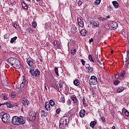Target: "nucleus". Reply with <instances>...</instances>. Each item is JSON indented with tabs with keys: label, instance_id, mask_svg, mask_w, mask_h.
<instances>
[{
	"label": "nucleus",
	"instance_id": "nucleus-1",
	"mask_svg": "<svg viewBox=\"0 0 129 129\" xmlns=\"http://www.w3.org/2000/svg\"><path fill=\"white\" fill-rule=\"evenodd\" d=\"M11 122L15 125H23L26 123V119L22 116H14L12 117Z\"/></svg>",
	"mask_w": 129,
	"mask_h": 129
},
{
	"label": "nucleus",
	"instance_id": "nucleus-2",
	"mask_svg": "<svg viewBox=\"0 0 129 129\" xmlns=\"http://www.w3.org/2000/svg\"><path fill=\"white\" fill-rule=\"evenodd\" d=\"M7 62L12 67L15 69H20L21 68V62L18 58L15 57H10L8 59Z\"/></svg>",
	"mask_w": 129,
	"mask_h": 129
},
{
	"label": "nucleus",
	"instance_id": "nucleus-3",
	"mask_svg": "<svg viewBox=\"0 0 129 129\" xmlns=\"http://www.w3.org/2000/svg\"><path fill=\"white\" fill-rule=\"evenodd\" d=\"M67 122H69V117L68 116L62 117L59 120V128L66 129Z\"/></svg>",
	"mask_w": 129,
	"mask_h": 129
},
{
	"label": "nucleus",
	"instance_id": "nucleus-4",
	"mask_svg": "<svg viewBox=\"0 0 129 129\" xmlns=\"http://www.w3.org/2000/svg\"><path fill=\"white\" fill-rule=\"evenodd\" d=\"M2 121L4 123H10L11 122V116L9 113H5L2 118Z\"/></svg>",
	"mask_w": 129,
	"mask_h": 129
},
{
	"label": "nucleus",
	"instance_id": "nucleus-5",
	"mask_svg": "<svg viewBox=\"0 0 129 129\" xmlns=\"http://www.w3.org/2000/svg\"><path fill=\"white\" fill-rule=\"evenodd\" d=\"M34 69H35V68H32L30 70L29 72H30V74H31V75H32V76H34L35 77L39 76H40V71H39V70L36 69L35 70H34Z\"/></svg>",
	"mask_w": 129,
	"mask_h": 129
},
{
	"label": "nucleus",
	"instance_id": "nucleus-6",
	"mask_svg": "<svg viewBox=\"0 0 129 129\" xmlns=\"http://www.w3.org/2000/svg\"><path fill=\"white\" fill-rule=\"evenodd\" d=\"M89 82L91 85H96V84H97V78L94 76H92L91 77Z\"/></svg>",
	"mask_w": 129,
	"mask_h": 129
},
{
	"label": "nucleus",
	"instance_id": "nucleus-7",
	"mask_svg": "<svg viewBox=\"0 0 129 129\" xmlns=\"http://www.w3.org/2000/svg\"><path fill=\"white\" fill-rule=\"evenodd\" d=\"M28 118L31 121H34L36 119V113L35 112H30L29 114Z\"/></svg>",
	"mask_w": 129,
	"mask_h": 129
},
{
	"label": "nucleus",
	"instance_id": "nucleus-8",
	"mask_svg": "<svg viewBox=\"0 0 129 129\" xmlns=\"http://www.w3.org/2000/svg\"><path fill=\"white\" fill-rule=\"evenodd\" d=\"M26 62L28 64V65L30 67H31V68H33V66H34V59H33L31 57H29L27 59Z\"/></svg>",
	"mask_w": 129,
	"mask_h": 129
},
{
	"label": "nucleus",
	"instance_id": "nucleus-9",
	"mask_svg": "<svg viewBox=\"0 0 129 129\" xmlns=\"http://www.w3.org/2000/svg\"><path fill=\"white\" fill-rule=\"evenodd\" d=\"M78 24L80 27L83 28L84 27V22H83V18L82 17L77 18Z\"/></svg>",
	"mask_w": 129,
	"mask_h": 129
},
{
	"label": "nucleus",
	"instance_id": "nucleus-10",
	"mask_svg": "<svg viewBox=\"0 0 129 129\" xmlns=\"http://www.w3.org/2000/svg\"><path fill=\"white\" fill-rule=\"evenodd\" d=\"M23 80L21 83H20V86H21V88H24V86L28 85V81L25 80V76L22 77Z\"/></svg>",
	"mask_w": 129,
	"mask_h": 129
},
{
	"label": "nucleus",
	"instance_id": "nucleus-11",
	"mask_svg": "<svg viewBox=\"0 0 129 129\" xmlns=\"http://www.w3.org/2000/svg\"><path fill=\"white\" fill-rule=\"evenodd\" d=\"M110 26H111V29H112L113 30H115V29H117L118 24H117V23H116L115 22H112L111 23Z\"/></svg>",
	"mask_w": 129,
	"mask_h": 129
},
{
	"label": "nucleus",
	"instance_id": "nucleus-12",
	"mask_svg": "<svg viewBox=\"0 0 129 129\" xmlns=\"http://www.w3.org/2000/svg\"><path fill=\"white\" fill-rule=\"evenodd\" d=\"M71 31L73 34H76L77 33V27L75 25H72Z\"/></svg>",
	"mask_w": 129,
	"mask_h": 129
},
{
	"label": "nucleus",
	"instance_id": "nucleus-13",
	"mask_svg": "<svg viewBox=\"0 0 129 129\" xmlns=\"http://www.w3.org/2000/svg\"><path fill=\"white\" fill-rule=\"evenodd\" d=\"M122 113L123 115H125V116L128 117L129 116V112L125 108L122 109Z\"/></svg>",
	"mask_w": 129,
	"mask_h": 129
},
{
	"label": "nucleus",
	"instance_id": "nucleus-14",
	"mask_svg": "<svg viewBox=\"0 0 129 129\" xmlns=\"http://www.w3.org/2000/svg\"><path fill=\"white\" fill-rule=\"evenodd\" d=\"M86 69L87 70V73H92L93 72V69L90 67V65H88V66H86Z\"/></svg>",
	"mask_w": 129,
	"mask_h": 129
},
{
	"label": "nucleus",
	"instance_id": "nucleus-15",
	"mask_svg": "<svg viewBox=\"0 0 129 129\" xmlns=\"http://www.w3.org/2000/svg\"><path fill=\"white\" fill-rule=\"evenodd\" d=\"M79 114H80V117H81L82 118L84 117V116H85V110L84 109L81 110L79 112Z\"/></svg>",
	"mask_w": 129,
	"mask_h": 129
},
{
	"label": "nucleus",
	"instance_id": "nucleus-16",
	"mask_svg": "<svg viewBox=\"0 0 129 129\" xmlns=\"http://www.w3.org/2000/svg\"><path fill=\"white\" fill-rule=\"evenodd\" d=\"M71 99L74 101V104H78V99L76 97H71Z\"/></svg>",
	"mask_w": 129,
	"mask_h": 129
},
{
	"label": "nucleus",
	"instance_id": "nucleus-17",
	"mask_svg": "<svg viewBox=\"0 0 129 129\" xmlns=\"http://www.w3.org/2000/svg\"><path fill=\"white\" fill-rule=\"evenodd\" d=\"M120 79H123L124 78V75H125V72L122 71L119 73Z\"/></svg>",
	"mask_w": 129,
	"mask_h": 129
},
{
	"label": "nucleus",
	"instance_id": "nucleus-18",
	"mask_svg": "<svg viewBox=\"0 0 129 129\" xmlns=\"http://www.w3.org/2000/svg\"><path fill=\"white\" fill-rule=\"evenodd\" d=\"M112 4L115 9H118V7L119 5H118V3L117 1H113L112 2Z\"/></svg>",
	"mask_w": 129,
	"mask_h": 129
},
{
	"label": "nucleus",
	"instance_id": "nucleus-19",
	"mask_svg": "<svg viewBox=\"0 0 129 129\" xmlns=\"http://www.w3.org/2000/svg\"><path fill=\"white\" fill-rule=\"evenodd\" d=\"M3 105H6L7 107H9V108H13V106H12V103L11 102H5L3 103Z\"/></svg>",
	"mask_w": 129,
	"mask_h": 129
},
{
	"label": "nucleus",
	"instance_id": "nucleus-20",
	"mask_svg": "<svg viewBox=\"0 0 129 129\" xmlns=\"http://www.w3.org/2000/svg\"><path fill=\"white\" fill-rule=\"evenodd\" d=\"M45 108L46 110H50L51 108V106H50V104L48 102H46L45 104Z\"/></svg>",
	"mask_w": 129,
	"mask_h": 129
},
{
	"label": "nucleus",
	"instance_id": "nucleus-21",
	"mask_svg": "<svg viewBox=\"0 0 129 129\" xmlns=\"http://www.w3.org/2000/svg\"><path fill=\"white\" fill-rule=\"evenodd\" d=\"M124 90V87L122 86H120L118 88L117 90V93H120V92H122Z\"/></svg>",
	"mask_w": 129,
	"mask_h": 129
},
{
	"label": "nucleus",
	"instance_id": "nucleus-22",
	"mask_svg": "<svg viewBox=\"0 0 129 129\" xmlns=\"http://www.w3.org/2000/svg\"><path fill=\"white\" fill-rule=\"evenodd\" d=\"M81 34L82 35V36H86L87 34V31H86V30L85 29H82L81 30Z\"/></svg>",
	"mask_w": 129,
	"mask_h": 129
},
{
	"label": "nucleus",
	"instance_id": "nucleus-23",
	"mask_svg": "<svg viewBox=\"0 0 129 129\" xmlns=\"http://www.w3.org/2000/svg\"><path fill=\"white\" fill-rule=\"evenodd\" d=\"M73 83L75 86H79V84H80V81L76 79L74 81Z\"/></svg>",
	"mask_w": 129,
	"mask_h": 129
},
{
	"label": "nucleus",
	"instance_id": "nucleus-24",
	"mask_svg": "<svg viewBox=\"0 0 129 129\" xmlns=\"http://www.w3.org/2000/svg\"><path fill=\"white\" fill-rule=\"evenodd\" d=\"M69 44H71V45H72V46H74L75 45V44H76V41H75L74 40L71 39L70 40V43H68V46H69Z\"/></svg>",
	"mask_w": 129,
	"mask_h": 129
},
{
	"label": "nucleus",
	"instance_id": "nucleus-25",
	"mask_svg": "<svg viewBox=\"0 0 129 129\" xmlns=\"http://www.w3.org/2000/svg\"><path fill=\"white\" fill-rule=\"evenodd\" d=\"M91 24H92V27L94 29L97 28V22L96 21H94L93 23L90 22Z\"/></svg>",
	"mask_w": 129,
	"mask_h": 129
},
{
	"label": "nucleus",
	"instance_id": "nucleus-26",
	"mask_svg": "<svg viewBox=\"0 0 129 129\" xmlns=\"http://www.w3.org/2000/svg\"><path fill=\"white\" fill-rule=\"evenodd\" d=\"M96 123H97L96 121H93L91 122L90 125L91 127H92V128H93V127H94V126H95V124H96Z\"/></svg>",
	"mask_w": 129,
	"mask_h": 129
},
{
	"label": "nucleus",
	"instance_id": "nucleus-27",
	"mask_svg": "<svg viewBox=\"0 0 129 129\" xmlns=\"http://www.w3.org/2000/svg\"><path fill=\"white\" fill-rule=\"evenodd\" d=\"M23 105L25 106V107H27L28 106V104L29 103V101L28 100H26L25 101H23Z\"/></svg>",
	"mask_w": 129,
	"mask_h": 129
},
{
	"label": "nucleus",
	"instance_id": "nucleus-28",
	"mask_svg": "<svg viewBox=\"0 0 129 129\" xmlns=\"http://www.w3.org/2000/svg\"><path fill=\"white\" fill-rule=\"evenodd\" d=\"M107 12H112V11H113V9L111 7V6H108L107 7V9H106Z\"/></svg>",
	"mask_w": 129,
	"mask_h": 129
},
{
	"label": "nucleus",
	"instance_id": "nucleus-29",
	"mask_svg": "<svg viewBox=\"0 0 129 129\" xmlns=\"http://www.w3.org/2000/svg\"><path fill=\"white\" fill-rule=\"evenodd\" d=\"M13 27H14V28H15L16 30H19V28H20V26L18 24H17V23H13Z\"/></svg>",
	"mask_w": 129,
	"mask_h": 129
},
{
	"label": "nucleus",
	"instance_id": "nucleus-30",
	"mask_svg": "<svg viewBox=\"0 0 129 129\" xmlns=\"http://www.w3.org/2000/svg\"><path fill=\"white\" fill-rule=\"evenodd\" d=\"M17 39H18V37H17V36H15V37L12 38L10 40V43H11V44H13V43H14L15 42V41H16V40H17Z\"/></svg>",
	"mask_w": 129,
	"mask_h": 129
},
{
	"label": "nucleus",
	"instance_id": "nucleus-31",
	"mask_svg": "<svg viewBox=\"0 0 129 129\" xmlns=\"http://www.w3.org/2000/svg\"><path fill=\"white\" fill-rule=\"evenodd\" d=\"M76 49L73 48L71 49V53L72 54V55H75V54H76Z\"/></svg>",
	"mask_w": 129,
	"mask_h": 129
},
{
	"label": "nucleus",
	"instance_id": "nucleus-32",
	"mask_svg": "<svg viewBox=\"0 0 129 129\" xmlns=\"http://www.w3.org/2000/svg\"><path fill=\"white\" fill-rule=\"evenodd\" d=\"M22 8L24 10H27L28 9V4L23 2V4H22Z\"/></svg>",
	"mask_w": 129,
	"mask_h": 129
},
{
	"label": "nucleus",
	"instance_id": "nucleus-33",
	"mask_svg": "<svg viewBox=\"0 0 129 129\" xmlns=\"http://www.w3.org/2000/svg\"><path fill=\"white\" fill-rule=\"evenodd\" d=\"M48 103L49 104V105H51V106H54L55 105V102H54L53 100H50Z\"/></svg>",
	"mask_w": 129,
	"mask_h": 129
},
{
	"label": "nucleus",
	"instance_id": "nucleus-34",
	"mask_svg": "<svg viewBox=\"0 0 129 129\" xmlns=\"http://www.w3.org/2000/svg\"><path fill=\"white\" fill-rule=\"evenodd\" d=\"M100 116L101 118L100 119V120H102L103 122H105V118L103 117V116L101 115V114H100Z\"/></svg>",
	"mask_w": 129,
	"mask_h": 129
},
{
	"label": "nucleus",
	"instance_id": "nucleus-35",
	"mask_svg": "<svg viewBox=\"0 0 129 129\" xmlns=\"http://www.w3.org/2000/svg\"><path fill=\"white\" fill-rule=\"evenodd\" d=\"M2 97H3L4 100H7L8 99V96L5 93L2 94Z\"/></svg>",
	"mask_w": 129,
	"mask_h": 129
},
{
	"label": "nucleus",
	"instance_id": "nucleus-36",
	"mask_svg": "<svg viewBox=\"0 0 129 129\" xmlns=\"http://www.w3.org/2000/svg\"><path fill=\"white\" fill-rule=\"evenodd\" d=\"M41 114L42 116L45 117V116H47V113H46V112H45V111H43V110H42V111L41 112Z\"/></svg>",
	"mask_w": 129,
	"mask_h": 129
},
{
	"label": "nucleus",
	"instance_id": "nucleus-37",
	"mask_svg": "<svg viewBox=\"0 0 129 129\" xmlns=\"http://www.w3.org/2000/svg\"><path fill=\"white\" fill-rule=\"evenodd\" d=\"M119 83H120V82L118 80H116L114 81V84L115 86H117L118 84H119Z\"/></svg>",
	"mask_w": 129,
	"mask_h": 129
},
{
	"label": "nucleus",
	"instance_id": "nucleus-38",
	"mask_svg": "<svg viewBox=\"0 0 129 129\" xmlns=\"http://www.w3.org/2000/svg\"><path fill=\"white\" fill-rule=\"evenodd\" d=\"M54 72H55V73L56 76H59V73H58V68L55 67L54 68Z\"/></svg>",
	"mask_w": 129,
	"mask_h": 129
},
{
	"label": "nucleus",
	"instance_id": "nucleus-39",
	"mask_svg": "<svg viewBox=\"0 0 129 129\" xmlns=\"http://www.w3.org/2000/svg\"><path fill=\"white\" fill-rule=\"evenodd\" d=\"M88 58H89V59L91 61V62H94V60H93V58H92V55H91V54H89Z\"/></svg>",
	"mask_w": 129,
	"mask_h": 129
},
{
	"label": "nucleus",
	"instance_id": "nucleus-40",
	"mask_svg": "<svg viewBox=\"0 0 129 129\" xmlns=\"http://www.w3.org/2000/svg\"><path fill=\"white\" fill-rule=\"evenodd\" d=\"M82 102L83 105H85V104H86V99H85V97H83V98L82 99Z\"/></svg>",
	"mask_w": 129,
	"mask_h": 129
},
{
	"label": "nucleus",
	"instance_id": "nucleus-41",
	"mask_svg": "<svg viewBox=\"0 0 129 129\" xmlns=\"http://www.w3.org/2000/svg\"><path fill=\"white\" fill-rule=\"evenodd\" d=\"M16 88L17 89H20V88H21V84H20V83H19V84H17L16 85Z\"/></svg>",
	"mask_w": 129,
	"mask_h": 129
},
{
	"label": "nucleus",
	"instance_id": "nucleus-42",
	"mask_svg": "<svg viewBox=\"0 0 129 129\" xmlns=\"http://www.w3.org/2000/svg\"><path fill=\"white\" fill-rule=\"evenodd\" d=\"M110 27L111 26L109 24H107L105 26V28L107 29V30H109V29H110Z\"/></svg>",
	"mask_w": 129,
	"mask_h": 129
},
{
	"label": "nucleus",
	"instance_id": "nucleus-43",
	"mask_svg": "<svg viewBox=\"0 0 129 129\" xmlns=\"http://www.w3.org/2000/svg\"><path fill=\"white\" fill-rule=\"evenodd\" d=\"M56 47H57V49H59L60 50L62 49V47H61V45H60V43L59 42H58V44H57L56 45Z\"/></svg>",
	"mask_w": 129,
	"mask_h": 129
},
{
	"label": "nucleus",
	"instance_id": "nucleus-44",
	"mask_svg": "<svg viewBox=\"0 0 129 129\" xmlns=\"http://www.w3.org/2000/svg\"><path fill=\"white\" fill-rule=\"evenodd\" d=\"M81 62H82V65L83 66H85V63H86V61L84 60L83 59H81Z\"/></svg>",
	"mask_w": 129,
	"mask_h": 129
},
{
	"label": "nucleus",
	"instance_id": "nucleus-45",
	"mask_svg": "<svg viewBox=\"0 0 129 129\" xmlns=\"http://www.w3.org/2000/svg\"><path fill=\"white\" fill-rule=\"evenodd\" d=\"M99 21H100V22H104V21H105V19L101 17L99 18Z\"/></svg>",
	"mask_w": 129,
	"mask_h": 129
},
{
	"label": "nucleus",
	"instance_id": "nucleus-46",
	"mask_svg": "<svg viewBox=\"0 0 129 129\" xmlns=\"http://www.w3.org/2000/svg\"><path fill=\"white\" fill-rule=\"evenodd\" d=\"M32 26L33 27V28H36V27H37V23L36 22H33Z\"/></svg>",
	"mask_w": 129,
	"mask_h": 129
},
{
	"label": "nucleus",
	"instance_id": "nucleus-47",
	"mask_svg": "<svg viewBox=\"0 0 129 129\" xmlns=\"http://www.w3.org/2000/svg\"><path fill=\"white\" fill-rule=\"evenodd\" d=\"M119 74H116L115 75V78L117 80V79H119L120 78Z\"/></svg>",
	"mask_w": 129,
	"mask_h": 129
},
{
	"label": "nucleus",
	"instance_id": "nucleus-48",
	"mask_svg": "<svg viewBox=\"0 0 129 129\" xmlns=\"http://www.w3.org/2000/svg\"><path fill=\"white\" fill-rule=\"evenodd\" d=\"M56 112L57 114H59L60 112H61V109L60 108L56 109Z\"/></svg>",
	"mask_w": 129,
	"mask_h": 129
},
{
	"label": "nucleus",
	"instance_id": "nucleus-49",
	"mask_svg": "<svg viewBox=\"0 0 129 129\" xmlns=\"http://www.w3.org/2000/svg\"><path fill=\"white\" fill-rule=\"evenodd\" d=\"M58 43H59V42L58 41L54 40L53 41V45H54V46L55 47V46H56L57 44H58Z\"/></svg>",
	"mask_w": 129,
	"mask_h": 129
},
{
	"label": "nucleus",
	"instance_id": "nucleus-50",
	"mask_svg": "<svg viewBox=\"0 0 129 129\" xmlns=\"http://www.w3.org/2000/svg\"><path fill=\"white\" fill-rule=\"evenodd\" d=\"M78 5L79 7H80L81 6H82V2L81 1V0H79L78 1Z\"/></svg>",
	"mask_w": 129,
	"mask_h": 129
},
{
	"label": "nucleus",
	"instance_id": "nucleus-51",
	"mask_svg": "<svg viewBox=\"0 0 129 129\" xmlns=\"http://www.w3.org/2000/svg\"><path fill=\"white\" fill-rule=\"evenodd\" d=\"M51 86L52 87H53V88H55V89H57V84H53Z\"/></svg>",
	"mask_w": 129,
	"mask_h": 129
},
{
	"label": "nucleus",
	"instance_id": "nucleus-52",
	"mask_svg": "<svg viewBox=\"0 0 129 129\" xmlns=\"http://www.w3.org/2000/svg\"><path fill=\"white\" fill-rule=\"evenodd\" d=\"M60 100H61V102H62L63 103H65V97H61L60 98Z\"/></svg>",
	"mask_w": 129,
	"mask_h": 129
},
{
	"label": "nucleus",
	"instance_id": "nucleus-53",
	"mask_svg": "<svg viewBox=\"0 0 129 129\" xmlns=\"http://www.w3.org/2000/svg\"><path fill=\"white\" fill-rule=\"evenodd\" d=\"M58 84L59 85L60 88H62V87L63 86V84L61 83V81H59L58 82Z\"/></svg>",
	"mask_w": 129,
	"mask_h": 129
},
{
	"label": "nucleus",
	"instance_id": "nucleus-54",
	"mask_svg": "<svg viewBox=\"0 0 129 129\" xmlns=\"http://www.w3.org/2000/svg\"><path fill=\"white\" fill-rule=\"evenodd\" d=\"M12 108L15 107V106H18V103H14L13 104H12Z\"/></svg>",
	"mask_w": 129,
	"mask_h": 129
},
{
	"label": "nucleus",
	"instance_id": "nucleus-55",
	"mask_svg": "<svg viewBox=\"0 0 129 129\" xmlns=\"http://www.w3.org/2000/svg\"><path fill=\"white\" fill-rule=\"evenodd\" d=\"M67 104L68 105H71V100L69 99L68 101H67Z\"/></svg>",
	"mask_w": 129,
	"mask_h": 129
},
{
	"label": "nucleus",
	"instance_id": "nucleus-56",
	"mask_svg": "<svg viewBox=\"0 0 129 129\" xmlns=\"http://www.w3.org/2000/svg\"><path fill=\"white\" fill-rule=\"evenodd\" d=\"M4 86H9V83L6 81V83L3 84Z\"/></svg>",
	"mask_w": 129,
	"mask_h": 129
},
{
	"label": "nucleus",
	"instance_id": "nucleus-57",
	"mask_svg": "<svg viewBox=\"0 0 129 129\" xmlns=\"http://www.w3.org/2000/svg\"><path fill=\"white\" fill-rule=\"evenodd\" d=\"M4 38H5V39H9V36H8V34H5Z\"/></svg>",
	"mask_w": 129,
	"mask_h": 129
},
{
	"label": "nucleus",
	"instance_id": "nucleus-58",
	"mask_svg": "<svg viewBox=\"0 0 129 129\" xmlns=\"http://www.w3.org/2000/svg\"><path fill=\"white\" fill-rule=\"evenodd\" d=\"M27 31H28L29 33H31V31H32V28H29L27 29Z\"/></svg>",
	"mask_w": 129,
	"mask_h": 129
},
{
	"label": "nucleus",
	"instance_id": "nucleus-59",
	"mask_svg": "<svg viewBox=\"0 0 129 129\" xmlns=\"http://www.w3.org/2000/svg\"><path fill=\"white\" fill-rule=\"evenodd\" d=\"M11 96H12V98H15V97L16 96V95H15V94H14V93H12L11 94Z\"/></svg>",
	"mask_w": 129,
	"mask_h": 129
},
{
	"label": "nucleus",
	"instance_id": "nucleus-60",
	"mask_svg": "<svg viewBox=\"0 0 129 129\" xmlns=\"http://www.w3.org/2000/svg\"><path fill=\"white\" fill-rule=\"evenodd\" d=\"M98 63H99V65H102V62H100V61H99V60L98 58V61H97Z\"/></svg>",
	"mask_w": 129,
	"mask_h": 129
},
{
	"label": "nucleus",
	"instance_id": "nucleus-61",
	"mask_svg": "<svg viewBox=\"0 0 129 129\" xmlns=\"http://www.w3.org/2000/svg\"><path fill=\"white\" fill-rule=\"evenodd\" d=\"M11 6H15L16 5V2H13V3H11Z\"/></svg>",
	"mask_w": 129,
	"mask_h": 129
},
{
	"label": "nucleus",
	"instance_id": "nucleus-62",
	"mask_svg": "<svg viewBox=\"0 0 129 129\" xmlns=\"http://www.w3.org/2000/svg\"><path fill=\"white\" fill-rule=\"evenodd\" d=\"M97 6H98V5L100 4V3H101V0H97Z\"/></svg>",
	"mask_w": 129,
	"mask_h": 129
},
{
	"label": "nucleus",
	"instance_id": "nucleus-63",
	"mask_svg": "<svg viewBox=\"0 0 129 129\" xmlns=\"http://www.w3.org/2000/svg\"><path fill=\"white\" fill-rule=\"evenodd\" d=\"M93 42V39L91 38V39H89V43H92Z\"/></svg>",
	"mask_w": 129,
	"mask_h": 129
},
{
	"label": "nucleus",
	"instance_id": "nucleus-64",
	"mask_svg": "<svg viewBox=\"0 0 129 129\" xmlns=\"http://www.w3.org/2000/svg\"><path fill=\"white\" fill-rule=\"evenodd\" d=\"M95 6H97V0H96L94 3Z\"/></svg>",
	"mask_w": 129,
	"mask_h": 129
}]
</instances>
